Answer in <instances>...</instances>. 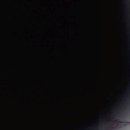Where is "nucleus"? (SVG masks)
<instances>
[{
	"label": "nucleus",
	"instance_id": "nucleus-1",
	"mask_svg": "<svg viewBox=\"0 0 130 130\" xmlns=\"http://www.w3.org/2000/svg\"><path fill=\"white\" fill-rule=\"evenodd\" d=\"M109 122H111L112 123L113 122H114L115 123H118V122H119L117 120H115V121H109L107 123H109Z\"/></svg>",
	"mask_w": 130,
	"mask_h": 130
},
{
	"label": "nucleus",
	"instance_id": "nucleus-2",
	"mask_svg": "<svg viewBox=\"0 0 130 130\" xmlns=\"http://www.w3.org/2000/svg\"><path fill=\"white\" fill-rule=\"evenodd\" d=\"M113 118L114 119H116V116L115 115L114 116H113Z\"/></svg>",
	"mask_w": 130,
	"mask_h": 130
},
{
	"label": "nucleus",
	"instance_id": "nucleus-3",
	"mask_svg": "<svg viewBox=\"0 0 130 130\" xmlns=\"http://www.w3.org/2000/svg\"><path fill=\"white\" fill-rule=\"evenodd\" d=\"M127 105L128 106H130V104H127Z\"/></svg>",
	"mask_w": 130,
	"mask_h": 130
},
{
	"label": "nucleus",
	"instance_id": "nucleus-4",
	"mask_svg": "<svg viewBox=\"0 0 130 130\" xmlns=\"http://www.w3.org/2000/svg\"><path fill=\"white\" fill-rule=\"evenodd\" d=\"M120 115H118V116H117V118H119V116Z\"/></svg>",
	"mask_w": 130,
	"mask_h": 130
},
{
	"label": "nucleus",
	"instance_id": "nucleus-5",
	"mask_svg": "<svg viewBox=\"0 0 130 130\" xmlns=\"http://www.w3.org/2000/svg\"><path fill=\"white\" fill-rule=\"evenodd\" d=\"M118 127V126H117L116 127H117V128Z\"/></svg>",
	"mask_w": 130,
	"mask_h": 130
},
{
	"label": "nucleus",
	"instance_id": "nucleus-6",
	"mask_svg": "<svg viewBox=\"0 0 130 130\" xmlns=\"http://www.w3.org/2000/svg\"><path fill=\"white\" fill-rule=\"evenodd\" d=\"M109 128V129H110V128Z\"/></svg>",
	"mask_w": 130,
	"mask_h": 130
},
{
	"label": "nucleus",
	"instance_id": "nucleus-7",
	"mask_svg": "<svg viewBox=\"0 0 130 130\" xmlns=\"http://www.w3.org/2000/svg\"><path fill=\"white\" fill-rule=\"evenodd\" d=\"M112 129H111V130H112Z\"/></svg>",
	"mask_w": 130,
	"mask_h": 130
}]
</instances>
